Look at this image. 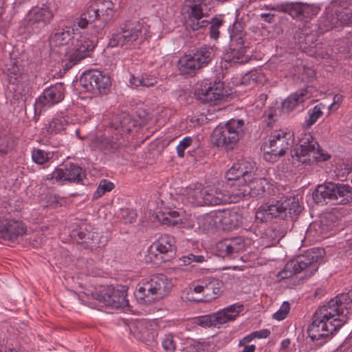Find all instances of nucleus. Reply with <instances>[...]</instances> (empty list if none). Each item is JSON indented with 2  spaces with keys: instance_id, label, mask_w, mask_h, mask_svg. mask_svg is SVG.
Wrapping results in <instances>:
<instances>
[{
  "instance_id": "1",
  "label": "nucleus",
  "mask_w": 352,
  "mask_h": 352,
  "mask_svg": "<svg viewBox=\"0 0 352 352\" xmlns=\"http://www.w3.org/2000/svg\"><path fill=\"white\" fill-rule=\"evenodd\" d=\"M352 299L347 294H340L331 298L327 304L320 307L314 314L312 322L307 327L310 338L303 351L316 352L349 320Z\"/></svg>"
},
{
  "instance_id": "2",
  "label": "nucleus",
  "mask_w": 352,
  "mask_h": 352,
  "mask_svg": "<svg viewBox=\"0 0 352 352\" xmlns=\"http://www.w3.org/2000/svg\"><path fill=\"white\" fill-rule=\"evenodd\" d=\"M303 207L296 196L281 197L275 204H264L259 207L256 212V217L261 222H267L273 218L296 220L302 212Z\"/></svg>"
},
{
  "instance_id": "3",
  "label": "nucleus",
  "mask_w": 352,
  "mask_h": 352,
  "mask_svg": "<svg viewBox=\"0 0 352 352\" xmlns=\"http://www.w3.org/2000/svg\"><path fill=\"white\" fill-rule=\"evenodd\" d=\"M173 286L171 279L165 274H154L138 287L134 295L140 303L151 304L168 295Z\"/></svg>"
},
{
  "instance_id": "4",
  "label": "nucleus",
  "mask_w": 352,
  "mask_h": 352,
  "mask_svg": "<svg viewBox=\"0 0 352 352\" xmlns=\"http://www.w3.org/2000/svg\"><path fill=\"white\" fill-rule=\"evenodd\" d=\"M312 198L317 204L346 205L352 202V186L342 183L326 182L319 184L312 193Z\"/></svg>"
},
{
  "instance_id": "5",
  "label": "nucleus",
  "mask_w": 352,
  "mask_h": 352,
  "mask_svg": "<svg viewBox=\"0 0 352 352\" xmlns=\"http://www.w3.org/2000/svg\"><path fill=\"white\" fill-rule=\"evenodd\" d=\"M245 134V122L242 119H230L226 123H220L213 130V143L226 149H232Z\"/></svg>"
},
{
  "instance_id": "6",
  "label": "nucleus",
  "mask_w": 352,
  "mask_h": 352,
  "mask_svg": "<svg viewBox=\"0 0 352 352\" xmlns=\"http://www.w3.org/2000/svg\"><path fill=\"white\" fill-rule=\"evenodd\" d=\"M321 255L314 249L307 250L303 254L288 261L278 276L280 278H289L293 275L305 272V276L309 278L318 270Z\"/></svg>"
},
{
  "instance_id": "7",
  "label": "nucleus",
  "mask_w": 352,
  "mask_h": 352,
  "mask_svg": "<svg viewBox=\"0 0 352 352\" xmlns=\"http://www.w3.org/2000/svg\"><path fill=\"white\" fill-rule=\"evenodd\" d=\"M214 56L215 50L211 46L204 45L193 50L179 59V70L182 75L192 76L197 71L210 64Z\"/></svg>"
},
{
  "instance_id": "8",
  "label": "nucleus",
  "mask_w": 352,
  "mask_h": 352,
  "mask_svg": "<svg viewBox=\"0 0 352 352\" xmlns=\"http://www.w3.org/2000/svg\"><path fill=\"white\" fill-rule=\"evenodd\" d=\"M292 157L297 161L306 164L310 162V156L317 161H327L331 155L324 153L318 142L310 133H304L298 138V142L291 151Z\"/></svg>"
},
{
  "instance_id": "9",
  "label": "nucleus",
  "mask_w": 352,
  "mask_h": 352,
  "mask_svg": "<svg viewBox=\"0 0 352 352\" xmlns=\"http://www.w3.org/2000/svg\"><path fill=\"white\" fill-rule=\"evenodd\" d=\"M352 23V8L334 3L327 8L318 21V30L321 33L335 27Z\"/></svg>"
},
{
  "instance_id": "10",
  "label": "nucleus",
  "mask_w": 352,
  "mask_h": 352,
  "mask_svg": "<svg viewBox=\"0 0 352 352\" xmlns=\"http://www.w3.org/2000/svg\"><path fill=\"white\" fill-rule=\"evenodd\" d=\"M55 11L50 2L43 3L32 8L25 17L26 31L31 34L41 33L54 20Z\"/></svg>"
},
{
  "instance_id": "11",
  "label": "nucleus",
  "mask_w": 352,
  "mask_h": 352,
  "mask_svg": "<svg viewBox=\"0 0 352 352\" xmlns=\"http://www.w3.org/2000/svg\"><path fill=\"white\" fill-rule=\"evenodd\" d=\"M176 252L175 238L169 234H164L149 246L147 256L154 265H160L173 260Z\"/></svg>"
},
{
  "instance_id": "12",
  "label": "nucleus",
  "mask_w": 352,
  "mask_h": 352,
  "mask_svg": "<svg viewBox=\"0 0 352 352\" xmlns=\"http://www.w3.org/2000/svg\"><path fill=\"white\" fill-rule=\"evenodd\" d=\"M244 35L241 23L236 21L230 30V48L223 54V60L230 64L244 63L247 60L245 57L247 47L244 45Z\"/></svg>"
},
{
  "instance_id": "13",
  "label": "nucleus",
  "mask_w": 352,
  "mask_h": 352,
  "mask_svg": "<svg viewBox=\"0 0 352 352\" xmlns=\"http://www.w3.org/2000/svg\"><path fill=\"white\" fill-rule=\"evenodd\" d=\"M292 136L289 132L282 130L272 132L268 143L266 142L263 146L264 159L274 163L280 156H283L293 142Z\"/></svg>"
},
{
  "instance_id": "14",
  "label": "nucleus",
  "mask_w": 352,
  "mask_h": 352,
  "mask_svg": "<svg viewBox=\"0 0 352 352\" xmlns=\"http://www.w3.org/2000/svg\"><path fill=\"white\" fill-rule=\"evenodd\" d=\"M79 83L85 91L96 95L109 94L112 85L110 76L98 70L83 72L80 76Z\"/></svg>"
},
{
  "instance_id": "15",
  "label": "nucleus",
  "mask_w": 352,
  "mask_h": 352,
  "mask_svg": "<svg viewBox=\"0 0 352 352\" xmlns=\"http://www.w3.org/2000/svg\"><path fill=\"white\" fill-rule=\"evenodd\" d=\"M257 168L256 163L246 160H239L226 172V178L228 184L234 186L245 185L248 182H253L256 179Z\"/></svg>"
},
{
  "instance_id": "16",
  "label": "nucleus",
  "mask_w": 352,
  "mask_h": 352,
  "mask_svg": "<svg viewBox=\"0 0 352 352\" xmlns=\"http://www.w3.org/2000/svg\"><path fill=\"white\" fill-rule=\"evenodd\" d=\"M72 238L84 248L91 250L104 247L107 243V237L95 230L89 225H82L71 232Z\"/></svg>"
},
{
  "instance_id": "17",
  "label": "nucleus",
  "mask_w": 352,
  "mask_h": 352,
  "mask_svg": "<svg viewBox=\"0 0 352 352\" xmlns=\"http://www.w3.org/2000/svg\"><path fill=\"white\" fill-rule=\"evenodd\" d=\"M120 30L111 34L108 44L109 47H122L131 44L141 35L142 25L138 21H127L121 25Z\"/></svg>"
},
{
  "instance_id": "18",
  "label": "nucleus",
  "mask_w": 352,
  "mask_h": 352,
  "mask_svg": "<svg viewBox=\"0 0 352 352\" xmlns=\"http://www.w3.org/2000/svg\"><path fill=\"white\" fill-rule=\"evenodd\" d=\"M195 94L203 103H216L225 96L223 82L205 79L196 87Z\"/></svg>"
},
{
  "instance_id": "19",
  "label": "nucleus",
  "mask_w": 352,
  "mask_h": 352,
  "mask_svg": "<svg viewBox=\"0 0 352 352\" xmlns=\"http://www.w3.org/2000/svg\"><path fill=\"white\" fill-rule=\"evenodd\" d=\"M97 39L89 38L80 36L72 41V53L68 56L67 61L65 63L66 69H71L85 57L89 56L96 46Z\"/></svg>"
},
{
  "instance_id": "20",
  "label": "nucleus",
  "mask_w": 352,
  "mask_h": 352,
  "mask_svg": "<svg viewBox=\"0 0 352 352\" xmlns=\"http://www.w3.org/2000/svg\"><path fill=\"white\" fill-rule=\"evenodd\" d=\"M96 296L100 302L112 308H124L129 306L125 286H108L96 292Z\"/></svg>"
},
{
  "instance_id": "21",
  "label": "nucleus",
  "mask_w": 352,
  "mask_h": 352,
  "mask_svg": "<svg viewBox=\"0 0 352 352\" xmlns=\"http://www.w3.org/2000/svg\"><path fill=\"white\" fill-rule=\"evenodd\" d=\"M129 329L130 333L138 341L146 345L155 343L157 329L155 322L146 319L135 320L130 322Z\"/></svg>"
},
{
  "instance_id": "22",
  "label": "nucleus",
  "mask_w": 352,
  "mask_h": 352,
  "mask_svg": "<svg viewBox=\"0 0 352 352\" xmlns=\"http://www.w3.org/2000/svg\"><path fill=\"white\" fill-rule=\"evenodd\" d=\"M318 37L316 31L305 25L295 30L293 40L296 47L308 55L312 56L316 53L315 48L317 45Z\"/></svg>"
},
{
  "instance_id": "23",
  "label": "nucleus",
  "mask_w": 352,
  "mask_h": 352,
  "mask_svg": "<svg viewBox=\"0 0 352 352\" xmlns=\"http://www.w3.org/2000/svg\"><path fill=\"white\" fill-rule=\"evenodd\" d=\"M65 97V85L57 82L45 88L43 93L36 98L34 105L36 108L50 107L60 102Z\"/></svg>"
},
{
  "instance_id": "24",
  "label": "nucleus",
  "mask_w": 352,
  "mask_h": 352,
  "mask_svg": "<svg viewBox=\"0 0 352 352\" xmlns=\"http://www.w3.org/2000/svg\"><path fill=\"white\" fill-rule=\"evenodd\" d=\"M85 177V173L81 167L73 163L66 164L63 168H56L47 175V179H55L58 182L67 181L79 183Z\"/></svg>"
},
{
  "instance_id": "25",
  "label": "nucleus",
  "mask_w": 352,
  "mask_h": 352,
  "mask_svg": "<svg viewBox=\"0 0 352 352\" xmlns=\"http://www.w3.org/2000/svg\"><path fill=\"white\" fill-rule=\"evenodd\" d=\"M223 283L214 278H207L194 287L195 293L202 294L204 302H208L217 298L223 292Z\"/></svg>"
},
{
  "instance_id": "26",
  "label": "nucleus",
  "mask_w": 352,
  "mask_h": 352,
  "mask_svg": "<svg viewBox=\"0 0 352 352\" xmlns=\"http://www.w3.org/2000/svg\"><path fill=\"white\" fill-rule=\"evenodd\" d=\"M25 225L21 221L0 218V236L14 241L26 233Z\"/></svg>"
},
{
  "instance_id": "27",
  "label": "nucleus",
  "mask_w": 352,
  "mask_h": 352,
  "mask_svg": "<svg viewBox=\"0 0 352 352\" xmlns=\"http://www.w3.org/2000/svg\"><path fill=\"white\" fill-rule=\"evenodd\" d=\"M190 10L186 21V28L188 30L197 31L208 27V20L202 19L204 16L203 5L201 3H192L189 5Z\"/></svg>"
},
{
  "instance_id": "28",
  "label": "nucleus",
  "mask_w": 352,
  "mask_h": 352,
  "mask_svg": "<svg viewBox=\"0 0 352 352\" xmlns=\"http://www.w3.org/2000/svg\"><path fill=\"white\" fill-rule=\"evenodd\" d=\"M216 219L224 230L237 228L242 222V216L236 209H226L216 213Z\"/></svg>"
},
{
  "instance_id": "29",
  "label": "nucleus",
  "mask_w": 352,
  "mask_h": 352,
  "mask_svg": "<svg viewBox=\"0 0 352 352\" xmlns=\"http://www.w3.org/2000/svg\"><path fill=\"white\" fill-rule=\"evenodd\" d=\"M229 201L228 193L219 187L204 188V206H216Z\"/></svg>"
},
{
  "instance_id": "30",
  "label": "nucleus",
  "mask_w": 352,
  "mask_h": 352,
  "mask_svg": "<svg viewBox=\"0 0 352 352\" xmlns=\"http://www.w3.org/2000/svg\"><path fill=\"white\" fill-rule=\"evenodd\" d=\"M242 308V305L235 303L214 313L217 326L234 320L241 311Z\"/></svg>"
},
{
  "instance_id": "31",
  "label": "nucleus",
  "mask_w": 352,
  "mask_h": 352,
  "mask_svg": "<svg viewBox=\"0 0 352 352\" xmlns=\"http://www.w3.org/2000/svg\"><path fill=\"white\" fill-rule=\"evenodd\" d=\"M219 250L223 257H232L235 253L245 250V242L241 237H235L230 240H225L219 244Z\"/></svg>"
},
{
  "instance_id": "32",
  "label": "nucleus",
  "mask_w": 352,
  "mask_h": 352,
  "mask_svg": "<svg viewBox=\"0 0 352 352\" xmlns=\"http://www.w3.org/2000/svg\"><path fill=\"white\" fill-rule=\"evenodd\" d=\"M309 98L307 88H303L297 90L294 94L289 95L282 104V110L289 113L294 110L300 103L303 102Z\"/></svg>"
},
{
  "instance_id": "33",
  "label": "nucleus",
  "mask_w": 352,
  "mask_h": 352,
  "mask_svg": "<svg viewBox=\"0 0 352 352\" xmlns=\"http://www.w3.org/2000/svg\"><path fill=\"white\" fill-rule=\"evenodd\" d=\"M74 39V30L69 27L56 29L50 37V42L55 46L65 45Z\"/></svg>"
},
{
  "instance_id": "34",
  "label": "nucleus",
  "mask_w": 352,
  "mask_h": 352,
  "mask_svg": "<svg viewBox=\"0 0 352 352\" xmlns=\"http://www.w3.org/2000/svg\"><path fill=\"white\" fill-rule=\"evenodd\" d=\"M188 201L195 206H204V188L201 184L190 185L186 190Z\"/></svg>"
},
{
  "instance_id": "35",
  "label": "nucleus",
  "mask_w": 352,
  "mask_h": 352,
  "mask_svg": "<svg viewBox=\"0 0 352 352\" xmlns=\"http://www.w3.org/2000/svg\"><path fill=\"white\" fill-rule=\"evenodd\" d=\"M111 127L116 130H120L122 133H129L134 126L131 117L128 114L122 113L115 117L110 123Z\"/></svg>"
},
{
  "instance_id": "36",
  "label": "nucleus",
  "mask_w": 352,
  "mask_h": 352,
  "mask_svg": "<svg viewBox=\"0 0 352 352\" xmlns=\"http://www.w3.org/2000/svg\"><path fill=\"white\" fill-rule=\"evenodd\" d=\"M6 75L9 84L12 85L19 84L23 78L22 68L16 61H11L6 69Z\"/></svg>"
},
{
  "instance_id": "37",
  "label": "nucleus",
  "mask_w": 352,
  "mask_h": 352,
  "mask_svg": "<svg viewBox=\"0 0 352 352\" xmlns=\"http://www.w3.org/2000/svg\"><path fill=\"white\" fill-rule=\"evenodd\" d=\"M68 122L65 118L56 116L51 119L46 125V130L48 134L56 135L63 131Z\"/></svg>"
},
{
  "instance_id": "38",
  "label": "nucleus",
  "mask_w": 352,
  "mask_h": 352,
  "mask_svg": "<svg viewBox=\"0 0 352 352\" xmlns=\"http://www.w3.org/2000/svg\"><path fill=\"white\" fill-rule=\"evenodd\" d=\"M156 217L164 225L174 226L182 223L179 213L176 210L158 212Z\"/></svg>"
},
{
  "instance_id": "39",
  "label": "nucleus",
  "mask_w": 352,
  "mask_h": 352,
  "mask_svg": "<svg viewBox=\"0 0 352 352\" xmlns=\"http://www.w3.org/2000/svg\"><path fill=\"white\" fill-rule=\"evenodd\" d=\"M324 108V105L322 103H319L309 109L307 111L308 118L305 120L302 126L305 129H309L314 125L322 116Z\"/></svg>"
},
{
  "instance_id": "40",
  "label": "nucleus",
  "mask_w": 352,
  "mask_h": 352,
  "mask_svg": "<svg viewBox=\"0 0 352 352\" xmlns=\"http://www.w3.org/2000/svg\"><path fill=\"white\" fill-rule=\"evenodd\" d=\"M16 146V140L10 134L0 136V155L4 156L12 151Z\"/></svg>"
},
{
  "instance_id": "41",
  "label": "nucleus",
  "mask_w": 352,
  "mask_h": 352,
  "mask_svg": "<svg viewBox=\"0 0 352 352\" xmlns=\"http://www.w3.org/2000/svg\"><path fill=\"white\" fill-rule=\"evenodd\" d=\"M302 3L292 2L283 6L282 10L293 19L302 20Z\"/></svg>"
},
{
  "instance_id": "42",
  "label": "nucleus",
  "mask_w": 352,
  "mask_h": 352,
  "mask_svg": "<svg viewBox=\"0 0 352 352\" xmlns=\"http://www.w3.org/2000/svg\"><path fill=\"white\" fill-rule=\"evenodd\" d=\"M265 81V75L258 70H252L245 74L242 78V83L247 85H253L257 83H263Z\"/></svg>"
},
{
  "instance_id": "43",
  "label": "nucleus",
  "mask_w": 352,
  "mask_h": 352,
  "mask_svg": "<svg viewBox=\"0 0 352 352\" xmlns=\"http://www.w3.org/2000/svg\"><path fill=\"white\" fill-rule=\"evenodd\" d=\"M120 142L113 137L103 138L100 143V148L105 154L115 153L120 148Z\"/></svg>"
},
{
  "instance_id": "44",
  "label": "nucleus",
  "mask_w": 352,
  "mask_h": 352,
  "mask_svg": "<svg viewBox=\"0 0 352 352\" xmlns=\"http://www.w3.org/2000/svg\"><path fill=\"white\" fill-rule=\"evenodd\" d=\"M209 22V33L211 38L217 39L219 36V28L223 25L224 20L221 16H214Z\"/></svg>"
},
{
  "instance_id": "45",
  "label": "nucleus",
  "mask_w": 352,
  "mask_h": 352,
  "mask_svg": "<svg viewBox=\"0 0 352 352\" xmlns=\"http://www.w3.org/2000/svg\"><path fill=\"white\" fill-rule=\"evenodd\" d=\"M53 154L42 149H34L32 152V160L37 164H43L51 159Z\"/></svg>"
},
{
  "instance_id": "46",
  "label": "nucleus",
  "mask_w": 352,
  "mask_h": 352,
  "mask_svg": "<svg viewBox=\"0 0 352 352\" xmlns=\"http://www.w3.org/2000/svg\"><path fill=\"white\" fill-rule=\"evenodd\" d=\"M114 188V184L107 179H102L98 185L97 190L93 195V199H96L102 197L105 192L111 191Z\"/></svg>"
},
{
  "instance_id": "47",
  "label": "nucleus",
  "mask_w": 352,
  "mask_h": 352,
  "mask_svg": "<svg viewBox=\"0 0 352 352\" xmlns=\"http://www.w3.org/2000/svg\"><path fill=\"white\" fill-rule=\"evenodd\" d=\"M185 265H195V263H202L206 261L205 256L201 254H195L189 253L187 255L183 256L180 258Z\"/></svg>"
},
{
  "instance_id": "48",
  "label": "nucleus",
  "mask_w": 352,
  "mask_h": 352,
  "mask_svg": "<svg viewBox=\"0 0 352 352\" xmlns=\"http://www.w3.org/2000/svg\"><path fill=\"white\" fill-rule=\"evenodd\" d=\"M320 8L317 6L303 3L302 4V20L310 19L318 14Z\"/></svg>"
},
{
  "instance_id": "49",
  "label": "nucleus",
  "mask_w": 352,
  "mask_h": 352,
  "mask_svg": "<svg viewBox=\"0 0 352 352\" xmlns=\"http://www.w3.org/2000/svg\"><path fill=\"white\" fill-rule=\"evenodd\" d=\"M195 322L203 327H217L214 314L199 316Z\"/></svg>"
},
{
  "instance_id": "50",
  "label": "nucleus",
  "mask_w": 352,
  "mask_h": 352,
  "mask_svg": "<svg viewBox=\"0 0 352 352\" xmlns=\"http://www.w3.org/2000/svg\"><path fill=\"white\" fill-rule=\"evenodd\" d=\"M193 142V138L190 136L184 138L177 146L176 150L178 157L183 158L185 155V150L189 148Z\"/></svg>"
},
{
  "instance_id": "51",
  "label": "nucleus",
  "mask_w": 352,
  "mask_h": 352,
  "mask_svg": "<svg viewBox=\"0 0 352 352\" xmlns=\"http://www.w3.org/2000/svg\"><path fill=\"white\" fill-rule=\"evenodd\" d=\"M266 184V180L264 178H258L256 176V179L253 182H248L246 184L249 186L250 190H252L254 189L256 190L255 193L259 195L261 193L263 194L265 191V185Z\"/></svg>"
},
{
  "instance_id": "52",
  "label": "nucleus",
  "mask_w": 352,
  "mask_h": 352,
  "mask_svg": "<svg viewBox=\"0 0 352 352\" xmlns=\"http://www.w3.org/2000/svg\"><path fill=\"white\" fill-rule=\"evenodd\" d=\"M80 15L85 17L89 23L96 20H100V14H98V10L92 6L88 7Z\"/></svg>"
},
{
  "instance_id": "53",
  "label": "nucleus",
  "mask_w": 352,
  "mask_h": 352,
  "mask_svg": "<svg viewBox=\"0 0 352 352\" xmlns=\"http://www.w3.org/2000/svg\"><path fill=\"white\" fill-rule=\"evenodd\" d=\"M162 345L166 352H175L176 345L173 336L170 333L165 335L162 340Z\"/></svg>"
},
{
  "instance_id": "54",
  "label": "nucleus",
  "mask_w": 352,
  "mask_h": 352,
  "mask_svg": "<svg viewBox=\"0 0 352 352\" xmlns=\"http://www.w3.org/2000/svg\"><path fill=\"white\" fill-rule=\"evenodd\" d=\"M289 311V304L287 302H284L280 308L274 313V318L277 320H282L285 319Z\"/></svg>"
},
{
  "instance_id": "55",
  "label": "nucleus",
  "mask_w": 352,
  "mask_h": 352,
  "mask_svg": "<svg viewBox=\"0 0 352 352\" xmlns=\"http://www.w3.org/2000/svg\"><path fill=\"white\" fill-rule=\"evenodd\" d=\"M247 191H248L247 189L239 188L235 192H232L230 194H228V196L229 197V201H228V203L238 202L241 199H244L245 197L247 195V194H246Z\"/></svg>"
},
{
  "instance_id": "56",
  "label": "nucleus",
  "mask_w": 352,
  "mask_h": 352,
  "mask_svg": "<svg viewBox=\"0 0 352 352\" xmlns=\"http://www.w3.org/2000/svg\"><path fill=\"white\" fill-rule=\"evenodd\" d=\"M141 86L145 87H151L157 84V81L154 76L148 74H141Z\"/></svg>"
},
{
  "instance_id": "57",
  "label": "nucleus",
  "mask_w": 352,
  "mask_h": 352,
  "mask_svg": "<svg viewBox=\"0 0 352 352\" xmlns=\"http://www.w3.org/2000/svg\"><path fill=\"white\" fill-rule=\"evenodd\" d=\"M255 221L252 223L251 225H245L243 228V230L250 232V234H254L256 237L259 235L261 232L258 228V221L262 223L259 219H257L255 217Z\"/></svg>"
},
{
  "instance_id": "58",
  "label": "nucleus",
  "mask_w": 352,
  "mask_h": 352,
  "mask_svg": "<svg viewBox=\"0 0 352 352\" xmlns=\"http://www.w3.org/2000/svg\"><path fill=\"white\" fill-rule=\"evenodd\" d=\"M99 8L96 10H104L108 12L114 11L115 4L111 0H98Z\"/></svg>"
},
{
  "instance_id": "59",
  "label": "nucleus",
  "mask_w": 352,
  "mask_h": 352,
  "mask_svg": "<svg viewBox=\"0 0 352 352\" xmlns=\"http://www.w3.org/2000/svg\"><path fill=\"white\" fill-rule=\"evenodd\" d=\"M122 217L125 219V223H131L135 220L136 213L133 210L129 209H124L122 210Z\"/></svg>"
},
{
  "instance_id": "60",
  "label": "nucleus",
  "mask_w": 352,
  "mask_h": 352,
  "mask_svg": "<svg viewBox=\"0 0 352 352\" xmlns=\"http://www.w3.org/2000/svg\"><path fill=\"white\" fill-rule=\"evenodd\" d=\"M98 14H100V19H102V22L106 25L109 23L113 18L114 11L108 12L107 10H98Z\"/></svg>"
},
{
  "instance_id": "61",
  "label": "nucleus",
  "mask_w": 352,
  "mask_h": 352,
  "mask_svg": "<svg viewBox=\"0 0 352 352\" xmlns=\"http://www.w3.org/2000/svg\"><path fill=\"white\" fill-rule=\"evenodd\" d=\"M271 332L267 329H263L259 331H253V336L255 338H267L270 336Z\"/></svg>"
},
{
  "instance_id": "62",
  "label": "nucleus",
  "mask_w": 352,
  "mask_h": 352,
  "mask_svg": "<svg viewBox=\"0 0 352 352\" xmlns=\"http://www.w3.org/2000/svg\"><path fill=\"white\" fill-rule=\"evenodd\" d=\"M129 83L135 87L141 86L142 80H141V74L138 76H135L134 74H131L129 78Z\"/></svg>"
},
{
  "instance_id": "63",
  "label": "nucleus",
  "mask_w": 352,
  "mask_h": 352,
  "mask_svg": "<svg viewBox=\"0 0 352 352\" xmlns=\"http://www.w3.org/2000/svg\"><path fill=\"white\" fill-rule=\"evenodd\" d=\"M255 337L253 336V332L245 336L242 340L239 341V346H242V345L247 344L248 343L252 342Z\"/></svg>"
},
{
  "instance_id": "64",
  "label": "nucleus",
  "mask_w": 352,
  "mask_h": 352,
  "mask_svg": "<svg viewBox=\"0 0 352 352\" xmlns=\"http://www.w3.org/2000/svg\"><path fill=\"white\" fill-rule=\"evenodd\" d=\"M260 16L265 22H267V23H270L273 22V20H274V18L275 16V14H271V13H262L260 15Z\"/></svg>"
}]
</instances>
